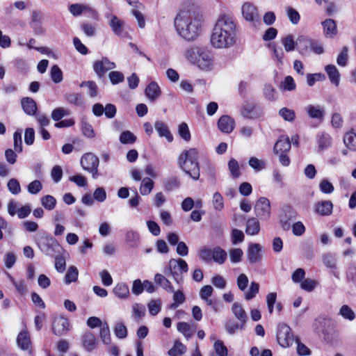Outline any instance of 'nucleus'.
<instances>
[{"mask_svg":"<svg viewBox=\"0 0 356 356\" xmlns=\"http://www.w3.org/2000/svg\"><path fill=\"white\" fill-rule=\"evenodd\" d=\"M236 41V25L234 19L222 15L218 19L211 36V45L218 49L229 48Z\"/></svg>","mask_w":356,"mask_h":356,"instance_id":"obj_1","label":"nucleus"},{"mask_svg":"<svg viewBox=\"0 0 356 356\" xmlns=\"http://www.w3.org/2000/svg\"><path fill=\"white\" fill-rule=\"evenodd\" d=\"M174 26L179 36L187 41H193L200 35L201 16L195 12L181 10L176 15Z\"/></svg>","mask_w":356,"mask_h":356,"instance_id":"obj_2","label":"nucleus"},{"mask_svg":"<svg viewBox=\"0 0 356 356\" xmlns=\"http://www.w3.org/2000/svg\"><path fill=\"white\" fill-rule=\"evenodd\" d=\"M197 159L198 151L196 148L184 150L178 158V163L181 170L193 180L199 179L200 175Z\"/></svg>","mask_w":356,"mask_h":356,"instance_id":"obj_3","label":"nucleus"},{"mask_svg":"<svg viewBox=\"0 0 356 356\" xmlns=\"http://www.w3.org/2000/svg\"><path fill=\"white\" fill-rule=\"evenodd\" d=\"M36 242L40 251L49 257L61 255L63 252V248L57 240L47 233L40 236Z\"/></svg>","mask_w":356,"mask_h":356,"instance_id":"obj_4","label":"nucleus"},{"mask_svg":"<svg viewBox=\"0 0 356 356\" xmlns=\"http://www.w3.org/2000/svg\"><path fill=\"white\" fill-rule=\"evenodd\" d=\"M186 57L193 64H196L200 69L208 70L212 65V60L209 52L202 47H192L187 50Z\"/></svg>","mask_w":356,"mask_h":356,"instance_id":"obj_5","label":"nucleus"},{"mask_svg":"<svg viewBox=\"0 0 356 356\" xmlns=\"http://www.w3.org/2000/svg\"><path fill=\"white\" fill-rule=\"evenodd\" d=\"M99 163V158L92 153H86L81 159L83 169L90 172L94 179L98 176Z\"/></svg>","mask_w":356,"mask_h":356,"instance_id":"obj_6","label":"nucleus"},{"mask_svg":"<svg viewBox=\"0 0 356 356\" xmlns=\"http://www.w3.org/2000/svg\"><path fill=\"white\" fill-rule=\"evenodd\" d=\"M277 339L278 343L284 348L292 346L294 342V336L291 327L286 324L280 325L277 333Z\"/></svg>","mask_w":356,"mask_h":356,"instance_id":"obj_7","label":"nucleus"},{"mask_svg":"<svg viewBox=\"0 0 356 356\" xmlns=\"http://www.w3.org/2000/svg\"><path fill=\"white\" fill-rule=\"evenodd\" d=\"M68 318L60 315H55L52 320V332L56 336H63L70 330Z\"/></svg>","mask_w":356,"mask_h":356,"instance_id":"obj_8","label":"nucleus"},{"mask_svg":"<svg viewBox=\"0 0 356 356\" xmlns=\"http://www.w3.org/2000/svg\"><path fill=\"white\" fill-rule=\"evenodd\" d=\"M254 213L261 220H267L270 216V204L268 198L261 197L256 202Z\"/></svg>","mask_w":356,"mask_h":356,"instance_id":"obj_9","label":"nucleus"},{"mask_svg":"<svg viewBox=\"0 0 356 356\" xmlns=\"http://www.w3.org/2000/svg\"><path fill=\"white\" fill-rule=\"evenodd\" d=\"M115 63L111 62L107 57H103L100 60H96L93 63V70L98 77L102 78L104 76L105 73L115 68Z\"/></svg>","mask_w":356,"mask_h":356,"instance_id":"obj_10","label":"nucleus"},{"mask_svg":"<svg viewBox=\"0 0 356 356\" xmlns=\"http://www.w3.org/2000/svg\"><path fill=\"white\" fill-rule=\"evenodd\" d=\"M305 111L307 115L315 120L321 122L323 121L325 115V107L319 104H308L305 107Z\"/></svg>","mask_w":356,"mask_h":356,"instance_id":"obj_11","label":"nucleus"},{"mask_svg":"<svg viewBox=\"0 0 356 356\" xmlns=\"http://www.w3.org/2000/svg\"><path fill=\"white\" fill-rule=\"evenodd\" d=\"M296 211L291 207L286 206L282 209V213L280 216V222L282 229L287 231L291 227L290 221L296 218Z\"/></svg>","mask_w":356,"mask_h":356,"instance_id":"obj_12","label":"nucleus"},{"mask_svg":"<svg viewBox=\"0 0 356 356\" xmlns=\"http://www.w3.org/2000/svg\"><path fill=\"white\" fill-rule=\"evenodd\" d=\"M242 15L246 21L258 22L259 16L257 8L249 2L244 3L241 8Z\"/></svg>","mask_w":356,"mask_h":356,"instance_id":"obj_13","label":"nucleus"},{"mask_svg":"<svg viewBox=\"0 0 356 356\" xmlns=\"http://www.w3.org/2000/svg\"><path fill=\"white\" fill-rule=\"evenodd\" d=\"M261 246L259 243H250L247 250V258L250 264H255L261 260Z\"/></svg>","mask_w":356,"mask_h":356,"instance_id":"obj_14","label":"nucleus"},{"mask_svg":"<svg viewBox=\"0 0 356 356\" xmlns=\"http://www.w3.org/2000/svg\"><path fill=\"white\" fill-rule=\"evenodd\" d=\"M312 44V39L300 36L296 41V49L302 56H309L311 52V45Z\"/></svg>","mask_w":356,"mask_h":356,"instance_id":"obj_15","label":"nucleus"},{"mask_svg":"<svg viewBox=\"0 0 356 356\" xmlns=\"http://www.w3.org/2000/svg\"><path fill=\"white\" fill-rule=\"evenodd\" d=\"M234 127L235 121L229 115H222L218 121V127L223 133L229 134L232 132Z\"/></svg>","mask_w":356,"mask_h":356,"instance_id":"obj_16","label":"nucleus"},{"mask_svg":"<svg viewBox=\"0 0 356 356\" xmlns=\"http://www.w3.org/2000/svg\"><path fill=\"white\" fill-rule=\"evenodd\" d=\"M113 32L119 37L124 38L127 33L124 30V22L118 17L113 15L109 22Z\"/></svg>","mask_w":356,"mask_h":356,"instance_id":"obj_17","label":"nucleus"},{"mask_svg":"<svg viewBox=\"0 0 356 356\" xmlns=\"http://www.w3.org/2000/svg\"><path fill=\"white\" fill-rule=\"evenodd\" d=\"M323 28V33L326 38H333L337 34L336 22L332 19H326L321 22Z\"/></svg>","mask_w":356,"mask_h":356,"instance_id":"obj_18","label":"nucleus"},{"mask_svg":"<svg viewBox=\"0 0 356 356\" xmlns=\"http://www.w3.org/2000/svg\"><path fill=\"white\" fill-rule=\"evenodd\" d=\"M291 142L287 136H282L274 145L273 152L275 154L286 153L291 149Z\"/></svg>","mask_w":356,"mask_h":356,"instance_id":"obj_19","label":"nucleus"},{"mask_svg":"<svg viewBox=\"0 0 356 356\" xmlns=\"http://www.w3.org/2000/svg\"><path fill=\"white\" fill-rule=\"evenodd\" d=\"M314 209L321 216H330L332 213L333 204L330 200L320 201L315 204Z\"/></svg>","mask_w":356,"mask_h":356,"instance_id":"obj_20","label":"nucleus"},{"mask_svg":"<svg viewBox=\"0 0 356 356\" xmlns=\"http://www.w3.org/2000/svg\"><path fill=\"white\" fill-rule=\"evenodd\" d=\"M154 128L160 137H165L166 140L171 143L173 140V136L170 133L167 124L163 121L157 120L154 123Z\"/></svg>","mask_w":356,"mask_h":356,"instance_id":"obj_21","label":"nucleus"},{"mask_svg":"<svg viewBox=\"0 0 356 356\" xmlns=\"http://www.w3.org/2000/svg\"><path fill=\"white\" fill-rule=\"evenodd\" d=\"M145 92L152 102H155L161 94L160 87L155 81H152L146 87Z\"/></svg>","mask_w":356,"mask_h":356,"instance_id":"obj_22","label":"nucleus"},{"mask_svg":"<svg viewBox=\"0 0 356 356\" xmlns=\"http://www.w3.org/2000/svg\"><path fill=\"white\" fill-rule=\"evenodd\" d=\"M22 107L24 113L29 115H34L37 111L35 102L31 97H24L21 100Z\"/></svg>","mask_w":356,"mask_h":356,"instance_id":"obj_23","label":"nucleus"},{"mask_svg":"<svg viewBox=\"0 0 356 356\" xmlns=\"http://www.w3.org/2000/svg\"><path fill=\"white\" fill-rule=\"evenodd\" d=\"M325 71L326 72L330 82L336 86H338L340 81V74L337 67L331 64L327 65L325 67Z\"/></svg>","mask_w":356,"mask_h":356,"instance_id":"obj_24","label":"nucleus"},{"mask_svg":"<svg viewBox=\"0 0 356 356\" xmlns=\"http://www.w3.org/2000/svg\"><path fill=\"white\" fill-rule=\"evenodd\" d=\"M82 343L87 351H92L96 347V338L95 335L90 332H86L82 337Z\"/></svg>","mask_w":356,"mask_h":356,"instance_id":"obj_25","label":"nucleus"},{"mask_svg":"<svg viewBox=\"0 0 356 356\" xmlns=\"http://www.w3.org/2000/svg\"><path fill=\"white\" fill-rule=\"evenodd\" d=\"M260 229L259 220L256 218H249L246 222L245 232L248 235H256Z\"/></svg>","mask_w":356,"mask_h":356,"instance_id":"obj_26","label":"nucleus"},{"mask_svg":"<svg viewBox=\"0 0 356 356\" xmlns=\"http://www.w3.org/2000/svg\"><path fill=\"white\" fill-rule=\"evenodd\" d=\"M17 342L19 347L22 350H26L29 349L31 344V340L26 330H22L19 333L17 337Z\"/></svg>","mask_w":356,"mask_h":356,"instance_id":"obj_27","label":"nucleus"},{"mask_svg":"<svg viewBox=\"0 0 356 356\" xmlns=\"http://www.w3.org/2000/svg\"><path fill=\"white\" fill-rule=\"evenodd\" d=\"M154 282L156 284L161 286L165 291L168 292H174V288L170 282L163 275L156 273L154 276Z\"/></svg>","mask_w":356,"mask_h":356,"instance_id":"obj_28","label":"nucleus"},{"mask_svg":"<svg viewBox=\"0 0 356 356\" xmlns=\"http://www.w3.org/2000/svg\"><path fill=\"white\" fill-rule=\"evenodd\" d=\"M64 98L68 103L75 106H81L83 103L82 95L78 92H67Z\"/></svg>","mask_w":356,"mask_h":356,"instance_id":"obj_29","label":"nucleus"},{"mask_svg":"<svg viewBox=\"0 0 356 356\" xmlns=\"http://www.w3.org/2000/svg\"><path fill=\"white\" fill-rule=\"evenodd\" d=\"M241 114L243 117L248 119H254L260 116V114L254 111V105L250 103L243 105L241 109Z\"/></svg>","mask_w":356,"mask_h":356,"instance_id":"obj_30","label":"nucleus"},{"mask_svg":"<svg viewBox=\"0 0 356 356\" xmlns=\"http://www.w3.org/2000/svg\"><path fill=\"white\" fill-rule=\"evenodd\" d=\"M114 294L119 298H127L129 295V286L124 283H118L113 290Z\"/></svg>","mask_w":356,"mask_h":356,"instance_id":"obj_31","label":"nucleus"},{"mask_svg":"<svg viewBox=\"0 0 356 356\" xmlns=\"http://www.w3.org/2000/svg\"><path fill=\"white\" fill-rule=\"evenodd\" d=\"M227 252L220 247H216L212 250V258L213 261L219 264H222L227 259Z\"/></svg>","mask_w":356,"mask_h":356,"instance_id":"obj_32","label":"nucleus"},{"mask_svg":"<svg viewBox=\"0 0 356 356\" xmlns=\"http://www.w3.org/2000/svg\"><path fill=\"white\" fill-rule=\"evenodd\" d=\"M169 264H170L171 268H175V266H178V270L179 271V274L181 275L182 273H187L188 270V266L185 260L182 259H171L169 261Z\"/></svg>","mask_w":356,"mask_h":356,"instance_id":"obj_33","label":"nucleus"},{"mask_svg":"<svg viewBox=\"0 0 356 356\" xmlns=\"http://www.w3.org/2000/svg\"><path fill=\"white\" fill-rule=\"evenodd\" d=\"M232 310L236 318L241 321V323H245L247 320V314L239 303L234 302L232 305Z\"/></svg>","mask_w":356,"mask_h":356,"instance_id":"obj_34","label":"nucleus"},{"mask_svg":"<svg viewBox=\"0 0 356 356\" xmlns=\"http://www.w3.org/2000/svg\"><path fill=\"white\" fill-rule=\"evenodd\" d=\"M343 143L350 150H356V134L352 131L346 133L343 137Z\"/></svg>","mask_w":356,"mask_h":356,"instance_id":"obj_35","label":"nucleus"},{"mask_svg":"<svg viewBox=\"0 0 356 356\" xmlns=\"http://www.w3.org/2000/svg\"><path fill=\"white\" fill-rule=\"evenodd\" d=\"M99 337L104 344L109 345L111 343V332L108 324L105 322L100 327Z\"/></svg>","mask_w":356,"mask_h":356,"instance_id":"obj_36","label":"nucleus"},{"mask_svg":"<svg viewBox=\"0 0 356 356\" xmlns=\"http://www.w3.org/2000/svg\"><path fill=\"white\" fill-rule=\"evenodd\" d=\"M80 87H86L88 88V94L90 97H95L97 95L98 86L93 81H82Z\"/></svg>","mask_w":356,"mask_h":356,"instance_id":"obj_37","label":"nucleus"},{"mask_svg":"<svg viewBox=\"0 0 356 356\" xmlns=\"http://www.w3.org/2000/svg\"><path fill=\"white\" fill-rule=\"evenodd\" d=\"M153 187L154 181L150 178H144L140 187V193L142 195H147L150 193Z\"/></svg>","mask_w":356,"mask_h":356,"instance_id":"obj_38","label":"nucleus"},{"mask_svg":"<svg viewBox=\"0 0 356 356\" xmlns=\"http://www.w3.org/2000/svg\"><path fill=\"white\" fill-rule=\"evenodd\" d=\"M41 204L48 211L53 210L56 204V200L50 195H47L41 198Z\"/></svg>","mask_w":356,"mask_h":356,"instance_id":"obj_39","label":"nucleus"},{"mask_svg":"<svg viewBox=\"0 0 356 356\" xmlns=\"http://www.w3.org/2000/svg\"><path fill=\"white\" fill-rule=\"evenodd\" d=\"M79 272L77 268L72 266H70L65 276V283L70 284L72 282H76L78 279Z\"/></svg>","mask_w":356,"mask_h":356,"instance_id":"obj_40","label":"nucleus"},{"mask_svg":"<svg viewBox=\"0 0 356 356\" xmlns=\"http://www.w3.org/2000/svg\"><path fill=\"white\" fill-rule=\"evenodd\" d=\"M318 137L319 139L318 140V144L319 150L322 151L331 145L332 138L329 134L322 133L318 136Z\"/></svg>","mask_w":356,"mask_h":356,"instance_id":"obj_41","label":"nucleus"},{"mask_svg":"<svg viewBox=\"0 0 356 356\" xmlns=\"http://www.w3.org/2000/svg\"><path fill=\"white\" fill-rule=\"evenodd\" d=\"M228 169L230 172L232 177L236 179L240 177L241 172L238 161L235 159H231L228 162Z\"/></svg>","mask_w":356,"mask_h":356,"instance_id":"obj_42","label":"nucleus"},{"mask_svg":"<svg viewBox=\"0 0 356 356\" xmlns=\"http://www.w3.org/2000/svg\"><path fill=\"white\" fill-rule=\"evenodd\" d=\"M122 144H133L136 140V136L130 131H122L119 138Z\"/></svg>","mask_w":356,"mask_h":356,"instance_id":"obj_43","label":"nucleus"},{"mask_svg":"<svg viewBox=\"0 0 356 356\" xmlns=\"http://www.w3.org/2000/svg\"><path fill=\"white\" fill-rule=\"evenodd\" d=\"M50 75L55 83H59L63 80V72L57 65H54L50 70Z\"/></svg>","mask_w":356,"mask_h":356,"instance_id":"obj_44","label":"nucleus"},{"mask_svg":"<svg viewBox=\"0 0 356 356\" xmlns=\"http://www.w3.org/2000/svg\"><path fill=\"white\" fill-rule=\"evenodd\" d=\"M186 348L181 342L177 341L168 351L170 356H181L186 352Z\"/></svg>","mask_w":356,"mask_h":356,"instance_id":"obj_45","label":"nucleus"},{"mask_svg":"<svg viewBox=\"0 0 356 356\" xmlns=\"http://www.w3.org/2000/svg\"><path fill=\"white\" fill-rule=\"evenodd\" d=\"M113 331L115 336L119 339H124L127 337V329L122 322H118Z\"/></svg>","mask_w":356,"mask_h":356,"instance_id":"obj_46","label":"nucleus"},{"mask_svg":"<svg viewBox=\"0 0 356 356\" xmlns=\"http://www.w3.org/2000/svg\"><path fill=\"white\" fill-rule=\"evenodd\" d=\"M279 115L288 122H293L296 118V113L293 110L288 108H282L279 111Z\"/></svg>","mask_w":356,"mask_h":356,"instance_id":"obj_47","label":"nucleus"},{"mask_svg":"<svg viewBox=\"0 0 356 356\" xmlns=\"http://www.w3.org/2000/svg\"><path fill=\"white\" fill-rule=\"evenodd\" d=\"M178 133L180 137L185 141L188 142L191 140V133L186 122H182L179 125Z\"/></svg>","mask_w":356,"mask_h":356,"instance_id":"obj_48","label":"nucleus"},{"mask_svg":"<svg viewBox=\"0 0 356 356\" xmlns=\"http://www.w3.org/2000/svg\"><path fill=\"white\" fill-rule=\"evenodd\" d=\"M282 43L286 51H291L296 48V42L293 40V37L291 35H288L287 36L283 38L282 39Z\"/></svg>","mask_w":356,"mask_h":356,"instance_id":"obj_49","label":"nucleus"},{"mask_svg":"<svg viewBox=\"0 0 356 356\" xmlns=\"http://www.w3.org/2000/svg\"><path fill=\"white\" fill-rule=\"evenodd\" d=\"M306 78L308 86H313L316 81H324L325 76L322 73L307 74Z\"/></svg>","mask_w":356,"mask_h":356,"instance_id":"obj_50","label":"nucleus"},{"mask_svg":"<svg viewBox=\"0 0 356 356\" xmlns=\"http://www.w3.org/2000/svg\"><path fill=\"white\" fill-rule=\"evenodd\" d=\"M348 48L346 46H344L337 58V63L339 66L345 67L347 65L348 59Z\"/></svg>","mask_w":356,"mask_h":356,"instance_id":"obj_51","label":"nucleus"},{"mask_svg":"<svg viewBox=\"0 0 356 356\" xmlns=\"http://www.w3.org/2000/svg\"><path fill=\"white\" fill-rule=\"evenodd\" d=\"M126 241L132 247L138 245L139 241V234L134 231H129L125 235Z\"/></svg>","mask_w":356,"mask_h":356,"instance_id":"obj_52","label":"nucleus"},{"mask_svg":"<svg viewBox=\"0 0 356 356\" xmlns=\"http://www.w3.org/2000/svg\"><path fill=\"white\" fill-rule=\"evenodd\" d=\"M179 273L178 266H175V268H171L170 264L168 265V267L166 268L165 272L166 275L170 274L175 281L178 284H180L183 282V277Z\"/></svg>","mask_w":356,"mask_h":356,"instance_id":"obj_53","label":"nucleus"},{"mask_svg":"<svg viewBox=\"0 0 356 356\" xmlns=\"http://www.w3.org/2000/svg\"><path fill=\"white\" fill-rule=\"evenodd\" d=\"M259 285L255 282H252L248 291L245 294L246 300H249L252 299L259 293Z\"/></svg>","mask_w":356,"mask_h":356,"instance_id":"obj_54","label":"nucleus"},{"mask_svg":"<svg viewBox=\"0 0 356 356\" xmlns=\"http://www.w3.org/2000/svg\"><path fill=\"white\" fill-rule=\"evenodd\" d=\"M213 205L216 211H221L224 208L223 197L218 192H216L213 195Z\"/></svg>","mask_w":356,"mask_h":356,"instance_id":"obj_55","label":"nucleus"},{"mask_svg":"<svg viewBox=\"0 0 356 356\" xmlns=\"http://www.w3.org/2000/svg\"><path fill=\"white\" fill-rule=\"evenodd\" d=\"M243 252L241 248L232 249L229 251V257L232 263H238L241 261Z\"/></svg>","mask_w":356,"mask_h":356,"instance_id":"obj_56","label":"nucleus"},{"mask_svg":"<svg viewBox=\"0 0 356 356\" xmlns=\"http://www.w3.org/2000/svg\"><path fill=\"white\" fill-rule=\"evenodd\" d=\"M213 348L218 355L227 356L228 350L222 341H216L213 344Z\"/></svg>","mask_w":356,"mask_h":356,"instance_id":"obj_57","label":"nucleus"},{"mask_svg":"<svg viewBox=\"0 0 356 356\" xmlns=\"http://www.w3.org/2000/svg\"><path fill=\"white\" fill-rule=\"evenodd\" d=\"M9 191L13 195H17L21 192V187L19 181L16 179H10L7 184Z\"/></svg>","mask_w":356,"mask_h":356,"instance_id":"obj_58","label":"nucleus"},{"mask_svg":"<svg viewBox=\"0 0 356 356\" xmlns=\"http://www.w3.org/2000/svg\"><path fill=\"white\" fill-rule=\"evenodd\" d=\"M109 79L112 84L116 85L124 80V74L118 71H112L108 74Z\"/></svg>","mask_w":356,"mask_h":356,"instance_id":"obj_59","label":"nucleus"},{"mask_svg":"<svg viewBox=\"0 0 356 356\" xmlns=\"http://www.w3.org/2000/svg\"><path fill=\"white\" fill-rule=\"evenodd\" d=\"M320 191L325 194L332 193L334 188L331 182H330L327 179H323L319 184Z\"/></svg>","mask_w":356,"mask_h":356,"instance_id":"obj_60","label":"nucleus"},{"mask_svg":"<svg viewBox=\"0 0 356 356\" xmlns=\"http://www.w3.org/2000/svg\"><path fill=\"white\" fill-rule=\"evenodd\" d=\"M339 314L341 315L344 318L348 319L349 321H353L355 317L353 311L349 306L346 305H343L341 307Z\"/></svg>","mask_w":356,"mask_h":356,"instance_id":"obj_61","label":"nucleus"},{"mask_svg":"<svg viewBox=\"0 0 356 356\" xmlns=\"http://www.w3.org/2000/svg\"><path fill=\"white\" fill-rule=\"evenodd\" d=\"M161 302L160 300H151L148 304L149 314L152 316L156 315L161 310Z\"/></svg>","mask_w":356,"mask_h":356,"instance_id":"obj_62","label":"nucleus"},{"mask_svg":"<svg viewBox=\"0 0 356 356\" xmlns=\"http://www.w3.org/2000/svg\"><path fill=\"white\" fill-rule=\"evenodd\" d=\"M81 130L83 135L88 138H92L95 136L92 127L86 121H81Z\"/></svg>","mask_w":356,"mask_h":356,"instance_id":"obj_63","label":"nucleus"},{"mask_svg":"<svg viewBox=\"0 0 356 356\" xmlns=\"http://www.w3.org/2000/svg\"><path fill=\"white\" fill-rule=\"evenodd\" d=\"M69 114L68 111L62 107H58L55 108L51 113V118L54 121H59L64 116L67 115Z\"/></svg>","mask_w":356,"mask_h":356,"instance_id":"obj_64","label":"nucleus"}]
</instances>
